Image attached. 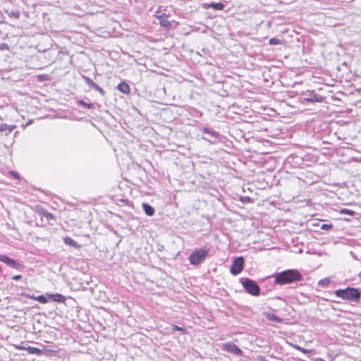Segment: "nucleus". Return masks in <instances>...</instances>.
<instances>
[{"label":"nucleus","instance_id":"obj_1","mask_svg":"<svg viewBox=\"0 0 361 361\" xmlns=\"http://www.w3.org/2000/svg\"><path fill=\"white\" fill-rule=\"evenodd\" d=\"M274 278V283L279 286L293 283L302 281L303 276L298 269H286L276 272L271 276Z\"/></svg>","mask_w":361,"mask_h":361},{"label":"nucleus","instance_id":"obj_2","mask_svg":"<svg viewBox=\"0 0 361 361\" xmlns=\"http://www.w3.org/2000/svg\"><path fill=\"white\" fill-rule=\"evenodd\" d=\"M334 293L338 298L355 302L361 298V290L357 288L347 287L344 289H338Z\"/></svg>","mask_w":361,"mask_h":361},{"label":"nucleus","instance_id":"obj_3","mask_svg":"<svg viewBox=\"0 0 361 361\" xmlns=\"http://www.w3.org/2000/svg\"><path fill=\"white\" fill-rule=\"evenodd\" d=\"M209 253V249L200 248L193 250L189 255L188 260L191 265L197 267L203 263Z\"/></svg>","mask_w":361,"mask_h":361},{"label":"nucleus","instance_id":"obj_4","mask_svg":"<svg viewBox=\"0 0 361 361\" xmlns=\"http://www.w3.org/2000/svg\"><path fill=\"white\" fill-rule=\"evenodd\" d=\"M240 282L248 294L252 296L260 295L261 288L255 281L248 278H240Z\"/></svg>","mask_w":361,"mask_h":361},{"label":"nucleus","instance_id":"obj_5","mask_svg":"<svg viewBox=\"0 0 361 361\" xmlns=\"http://www.w3.org/2000/svg\"><path fill=\"white\" fill-rule=\"evenodd\" d=\"M301 99L309 103H321L324 97L317 94L315 90H307L301 93Z\"/></svg>","mask_w":361,"mask_h":361},{"label":"nucleus","instance_id":"obj_6","mask_svg":"<svg viewBox=\"0 0 361 361\" xmlns=\"http://www.w3.org/2000/svg\"><path fill=\"white\" fill-rule=\"evenodd\" d=\"M202 132L204 135H208V137L203 135L202 139L209 142L212 144H216L221 140L220 133L212 128H210L209 127H204L202 129Z\"/></svg>","mask_w":361,"mask_h":361},{"label":"nucleus","instance_id":"obj_7","mask_svg":"<svg viewBox=\"0 0 361 361\" xmlns=\"http://www.w3.org/2000/svg\"><path fill=\"white\" fill-rule=\"evenodd\" d=\"M244 267V258L240 256L235 257L232 263V265L230 268V272L236 276L239 274L243 269Z\"/></svg>","mask_w":361,"mask_h":361},{"label":"nucleus","instance_id":"obj_8","mask_svg":"<svg viewBox=\"0 0 361 361\" xmlns=\"http://www.w3.org/2000/svg\"><path fill=\"white\" fill-rule=\"evenodd\" d=\"M223 349L229 353H232L237 356H243V351L235 343L227 342L223 344Z\"/></svg>","mask_w":361,"mask_h":361},{"label":"nucleus","instance_id":"obj_9","mask_svg":"<svg viewBox=\"0 0 361 361\" xmlns=\"http://www.w3.org/2000/svg\"><path fill=\"white\" fill-rule=\"evenodd\" d=\"M0 262H4L8 267L16 269L17 270H20L23 267V265L21 264H20L16 260L10 258L6 255H0Z\"/></svg>","mask_w":361,"mask_h":361},{"label":"nucleus","instance_id":"obj_10","mask_svg":"<svg viewBox=\"0 0 361 361\" xmlns=\"http://www.w3.org/2000/svg\"><path fill=\"white\" fill-rule=\"evenodd\" d=\"M204 8H213L216 11H222L225 8V5L221 2H211L203 5Z\"/></svg>","mask_w":361,"mask_h":361},{"label":"nucleus","instance_id":"obj_11","mask_svg":"<svg viewBox=\"0 0 361 361\" xmlns=\"http://www.w3.org/2000/svg\"><path fill=\"white\" fill-rule=\"evenodd\" d=\"M157 18L159 20V24L161 26L166 28L170 29L171 27V23L168 20V16L165 13L161 14L159 16H157Z\"/></svg>","mask_w":361,"mask_h":361},{"label":"nucleus","instance_id":"obj_12","mask_svg":"<svg viewBox=\"0 0 361 361\" xmlns=\"http://www.w3.org/2000/svg\"><path fill=\"white\" fill-rule=\"evenodd\" d=\"M47 295L50 300L56 302L64 303L66 301V297L60 293H51Z\"/></svg>","mask_w":361,"mask_h":361},{"label":"nucleus","instance_id":"obj_13","mask_svg":"<svg viewBox=\"0 0 361 361\" xmlns=\"http://www.w3.org/2000/svg\"><path fill=\"white\" fill-rule=\"evenodd\" d=\"M16 126L15 125H7L6 123L0 125V132L4 133V135H8L10 134Z\"/></svg>","mask_w":361,"mask_h":361},{"label":"nucleus","instance_id":"obj_14","mask_svg":"<svg viewBox=\"0 0 361 361\" xmlns=\"http://www.w3.org/2000/svg\"><path fill=\"white\" fill-rule=\"evenodd\" d=\"M142 207L147 216H152L154 214V208L152 207L149 204L144 202L142 204Z\"/></svg>","mask_w":361,"mask_h":361},{"label":"nucleus","instance_id":"obj_15","mask_svg":"<svg viewBox=\"0 0 361 361\" xmlns=\"http://www.w3.org/2000/svg\"><path fill=\"white\" fill-rule=\"evenodd\" d=\"M19 348L22 350H25L29 354L31 355H41L42 354V350L32 346L20 347Z\"/></svg>","mask_w":361,"mask_h":361},{"label":"nucleus","instance_id":"obj_16","mask_svg":"<svg viewBox=\"0 0 361 361\" xmlns=\"http://www.w3.org/2000/svg\"><path fill=\"white\" fill-rule=\"evenodd\" d=\"M63 242L66 245L71 246L76 249H80L81 247V245L78 244V242L69 236L63 238Z\"/></svg>","mask_w":361,"mask_h":361},{"label":"nucleus","instance_id":"obj_17","mask_svg":"<svg viewBox=\"0 0 361 361\" xmlns=\"http://www.w3.org/2000/svg\"><path fill=\"white\" fill-rule=\"evenodd\" d=\"M263 314L266 317V319H268L269 321L275 322L277 323H281L283 322V319L275 315L273 313L267 312H263Z\"/></svg>","mask_w":361,"mask_h":361},{"label":"nucleus","instance_id":"obj_18","mask_svg":"<svg viewBox=\"0 0 361 361\" xmlns=\"http://www.w3.org/2000/svg\"><path fill=\"white\" fill-rule=\"evenodd\" d=\"M117 89L122 93L128 94L130 92V86L124 81H121L117 86Z\"/></svg>","mask_w":361,"mask_h":361},{"label":"nucleus","instance_id":"obj_19","mask_svg":"<svg viewBox=\"0 0 361 361\" xmlns=\"http://www.w3.org/2000/svg\"><path fill=\"white\" fill-rule=\"evenodd\" d=\"M89 89L94 90L95 91L98 92L102 96H105V94H106V92L94 82H93L92 85H91V87Z\"/></svg>","mask_w":361,"mask_h":361},{"label":"nucleus","instance_id":"obj_20","mask_svg":"<svg viewBox=\"0 0 361 361\" xmlns=\"http://www.w3.org/2000/svg\"><path fill=\"white\" fill-rule=\"evenodd\" d=\"M78 104L84 107V108H86V109H94V106L92 103L91 102H85V101L83 100H78Z\"/></svg>","mask_w":361,"mask_h":361},{"label":"nucleus","instance_id":"obj_21","mask_svg":"<svg viewBox=\"0 0 361 361\" xmlns=\"http://www.w3.org/2000/svg\"><path fill=\"white\" fill-rule=\"evenodd\" d=\"M6 13L10 18H13L16 19H18L20 16V13L18 10L11 11L10 12L8 10H6Z\"/></svg>","mask_w":361,"mask_h":361},{"label":"nucleus","instance_id":"obj_22","mask_svg":"<svg viewBox=\"0 0 361 361\" xmlns=\"http://www.w3.org/2000/svg\"><path fill=\"white\" fill-rule=\"evenodd\" d=\"M49 299V298L47 295H40L36 297L35 300L38 301L39 302H40L42 304H46L47 302H48Z\"/></svg>","mask_w":361,"mask_h":361},{"label":"nucleus","instance_id":"obj_23","mask_svg":"<svg viewBox=\"0 0 361 361\" xmlns=\"http://www.w3.org/2000/svg\"><path fill=\"white\" fill-rule=\"evenodd\" d=\"M171 329L173 331H180L181 334H186L188 333L187 330L185 328L178 326L176 324H172Z\"/></svg>","mask_w":361,"mask_h":361},{"label":"nucleus","instance_id":"obj_24","mask_svg":"<svg viewBox=\"0 0 361 361\" xmlns=\"http://www.w3.org/2000/svg\"><path fill=\"white\" fill-rule=\"evenodd\" d=\"M42 214L43 215V216H44L48 221L49 220H55V217L54 216L48 212L46 209H43L42 211Z\"/></svg>","mask_w":361,"mask_h":361},{"label":"nucleus","instance_id":"obj_25","mask_svg":"<svg viewBox=\"0 0 361 361\" xmlns=\"http://www.w3.org/2000/svg\"><path fill=\"white\" fill-rule=\"evenodd\" d=\"M330 283H331V280L329 278H324L323 279H321L319 281L318 284L321 287L325 288V287H327Z\"/></svg>","mask_w":361,"mask_h":361},{"label":"nucleus","instance_id":"obj_26","mask_svg":"<svg viewBox=\"0 0 361 361\" xmlns=\"http://www.w3.org/2000/svg\"><path fill=\"white\" fill-rule=\"evenodd\" d=\"M340 213L343 214H347L349 216H354L355 214V212L351 209H348L346 208H343L340 210Z\"/></svg>","mask_w":361,"mask_h":361},{"label":"nucleus","instance_id":"obj_27","mask_svg":"<svg viewBox=\"0 0 361 361\" xmlns=\"http://www.w3.org/2000/svg\"><path fill=\"white\" fill-rule=\"evenodd\" d=\"M269 44L270 45L282 44H283V41L279 39H277V38H275V37H272V38H271L269 40Z\"/></svg>","mask_w":361,"mask_h":361},{"label":"nucleus","instance_id":"obj_28","mask_svg":"<svg viewBox=\"0 0 361 361\" xmlns=\"http://www.w3.org/2000/svg\"><path fill=\"white\" fill-rule=\"evenodd\" d=\"M82 79L84 80V82L88 86L89 88L91 87V85H92L94 82V81L90 78L83 75H82Z\"/></svg>","mask_w":361,"mask_h":361},{"label":"nucleus","instance_id":"obj_29","mask_svg":"<svg viewBox=\"0 0 361 361\" xmlns=\"http://www.w3.org/2000/svg\"><path fill=\"white\" fill-rule=\"evenodd\" d=\"M49 79V78L48 75H46V74H42V75H39L37 76V80L39 82L47 81Z\"/></svg>","mask_w":361,"mask_h":361},{"label":"nucleus","instance_id":"obj_30","mask_svg":"<svg viewBox=\"0 0 361 361\" xmlns=\"http://www.w3.org/2000/svg\"><path fill=\"white\" fill-rule=\"evenodd\" d=\"M333 227V225L331 224H323L320 228L322 230H324V231H329L330 229H331Z\"/></svg>","mask_w":361,"mask_h":361},{"label":"nucleus","instance_id":"obj_31","mask_svg":"<svg viewBox=\"0 0 361 361\" xmlns=\"http://www.w3.org/2000/svg\"><path fill=\"white\" fill-rule=\"evenodd\" d=\"M20 295H22L23 297H26L27 298H30V299L35 300V298L37 297V296H35L34 295H31V294L25 293V292L21 293Z\"/></svg>","mask_w":361,"mask_h":361},{"label":"nucleus","instance_id":"obj_32","mask_svg":"<svg viewBox=\"0 0 361 361\" xmlns=\"http://www.w3.org/2000/svg\"><path fill=\"white\" fill-rule=\"evenodd\" d=\"M240 200L243 203L245 204V203L250 202L252 201V199L248 196H243L240 198Z\"/></svg>","mask_w":361,"mask_h":361},{"label":"nucleus","instance_id":"obj_33","mask_svg":"<svg viewBox=\"0 0 361 361\" xmlns=\"http://www.w3.org/2000/svg\"><path fill=\"white\" fill-rule=\"evenodd\" d=\"M10 174H11L13 177H14L15 178H16V179H20V176H19V174H18L17 172L13 171H10Z\"/></svg>","mask_w":361,"mask_h":361},{"label":"nucleus","instance_id":"obj_34","mask_svg":"<svg viewBox=\"0 0 361 361\" xmlns=\"http://www.w3.org/2000/svg\"><path fill=\"white\" fill-rule=\"evenodd\" d=\"M23 278L22 275L20 274H18V275H15L12 277V279L14 280V281H19L21 279Z\"/></svg>","mask_w":361,"mask_h":361},{"label":"nucleus","instance_id":"obj_35","mask_svg":"<svg viewBox=\"0 0 361 361\" xmlns=\"http://www.w3.org/2000/svg\"><path fill=\"white\" fill-rule=\"evenodd\" d=\"M297 349H298L299 350H300L301 352H302L304 353H307L309 352L307 349L303 348L300 347V346H297Z\"/></svg>","mask_w":361,"mask_h":361},{"label":"nucleus","instance_id":"obj_36","mask_svg":"<svg viewBox=\"0 0 361 361\" xmlns=\"http://www.w3.org/2000/svg\"><path fill=\"white\" fill-rule=\"evenodd\" d=\"M258 360L259 361H269L268 360H267V358L264 356H259L258 357Z\"/></svg>","mask_w":361,"mask_h":361},{"label":"nucleus","instance_id":"obj_37","mask_svg":"<svg viewBox=\"0 0 361 361\" xmlns=\"http://www.w3.org/2000/svg\"><path fill=\"white\" fill-rule=\"evenodd\" d=\"M258 360L259 361H269L268 360H267V358L264 356H259L258 357Z\"/></svg>","mask_w":361,"mask_h":361},{"label":"nucleus","instance_id":"obj_38","mask_svg":"<svg viewBox=\"0 0 361 361\" xmlns=\"http://www.w3.org/2000/svg\"><path fill=\"white\" fill-rule=\"evenodd\" d=\"M274 300H281V298L280 297H276V298L267 299V300H269V301Z\"/></svg>","mask_w":361,"mask_h":361},{"label":"nucleus","instance_id":"obj_39","mask_svg":"<svg viewBox=\"0 0 361 361\" xmlns=\"http://www.w3.org/2000/svg\"><path fill=\"white\" fill-rule=\"evenodd\" d=\"M314 361H326V360L321 357H318V358H315Z\"/></svg>","mask_w":361,"mask_h":361},{"label":"nucleus","instance_id":"obj_40","mask_svg":"<svg viewBox=\"0 0 361 361\" xmlns=\"http://www.w3.org/2000/svg\"><path fill=\"white\" fill-rule=\"evenodd\" d=\"M5 46H6V44H1L0 45V50H1V49H2V47H5Z\"/></svg>","mask_w":361,"mask_h":361}]
</instances>
